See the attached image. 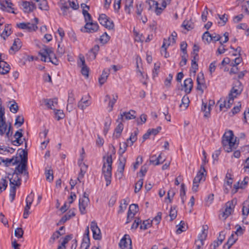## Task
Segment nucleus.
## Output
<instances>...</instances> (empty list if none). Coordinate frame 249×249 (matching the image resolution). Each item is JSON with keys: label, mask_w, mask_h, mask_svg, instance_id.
<instances>
[{"label": "nucleus", "mask_w": 249, "mask_h": 249, "mask_svg": "<svg viewBox=\"0 0 249 249\" xmlns=\"http://www.w3.org/2000/svg\"><path fill=\"white\" fill-rule=\"evenodd\" d=\"M103 166L102 172L106 181V185H109L111 183L112 158L111 155H107L103 157Z\"/></svg>", "instance_id": "f257e3e1"}, {"label": "nucleus", "mask_w": 249, "mask_h": 249, "mask_svg": "<svg viewBox=\"0 0 249 249\" xmlns=\"http://www.w3.org/2000/svg\"><path fill=\"white\" fill-rule=\"evenodd\" d=\"M41 60L44 62H51L55 65H58L59 61L57 59L52 48L45 47L39 53Z\"/></svg>", "instance_id": "f03ea898"}, {"label": "nucleus", "mask_w": 249, "mask_h": 249, "mask_svg": "<svg viewBox=\"0 0 249 249\" xmlns=\"http://www.w3.org/2000/svg\"><path fill=\"white\" fill-rule=\"evenodd\" d=\"M5 134L7 138H9L13 134L11 124H6L5 118L0 119V135L3 136Z\"/></svg>", "instance_id": "7ed1b4c3"}, {"label": "nucleus", "mask_w": 249, "mask_h": 249, "mask_svg": "<svg viewBox=\"0 0 249 249\" xmlns=\"http://www.w3.org/2000/svg\"><path fill=\"white\" fill-rule=\"evenodd\" d=\"M236 203V201L234 199L227 202L225 204L224 210L219 214V217H222L224 219H226L229 217L233 211Z\"/></svg>", "instance_id": "20e7f679"}, {"label": "nucleus", "mask_w": 249, "mask_h": 249, "mask_svg": "<svg viewBox=\"0 0 249 249\" xmlns=\"http://www.w3.org/2000/svg\"><path fill=\"white\" fill-rule=\"evenodd\" d=\"M233 94H229V97L228 98H220L218 101V104H219L220 111L223 110L224 108H226L224 111H227V110L231 107V106L233 103V97H232Z\"/></svg>", "instance_id": "39448f33"}, {"label": "nucleus", "mask_w": 249, "mask_h": 249, "mask_svg": "<svg viewBox=\"0 0 249 249\" xmlns=\"http://www.w3.org/2000/svg\"><path fill=\"white\" fill-rule=\"evenodd\" d=\"M34 20L36 21L35 23L22 22L17 24V26L19 29L26 30L28 32L35 31L37 29L36 24L38 23V19L36 18H34Z\"/></svg>", "instance_id": "423d86ee"}, {"label": "nucleus", "mask_w": 249, "mask_h": 249, "mask_svg": "<svg viewBox=\"0 0 249 249\" xmlns=\"http://www.w3.org/2000/svg\"><path fill=\"white\" fill-rule=\"evenodd\" d=\"M118 99L117 94H107L104 98L105 102L107 103V109L108 112L113 110V107Z\"/></svg>", "instance_id": "0eeeda50"}, {"label": "nucleus", "mask_w": 249, "mask_h": 249, "mask_svg": "<svg viewBox=\"0 0 249 249\" xmlns=\"http://www.w3.org/2000/svg\"><path fill=\"white\" fill-rule=\"evenodd\" d=\"M90 228L92 232L93 239L96 240H101L102 238L101 231L95 221L91 222Z\"/></svg>", "instance_id": "6e6552de"}, {"label": "nucleus", "mask_w": 249, "mask_h": 249, "mask_svg": "<svg viewBox=\"0 0 249 249\" xmlns=\"http://www.w3.org/2000/svg\"><path fill=\"white\" fill-rule=\"evenodd\" d=\"M90 245L89 238V227L86 228L85 233L83 235L82 241L80 246V249H89Z\"/></svg>", "instance_id": "1a4fd4ad"}, {"label": "nucleus", "mask_w": 249, "mask_h": 249, "mask_svg": "<svg viewBox=\"0 0 249 249\" xmlns=\"http://www.w3.org/2000/svg\"><path fill=\"white\" fill-rule=\"evenodd\" d=\"M119 246L121 249H132L131 239L128 234H125L120 240Z\"/></svg>", "instance_id": "9d476101"}, {"label": "nucleus", "mask_w": 249, "mask_h": 249, "mask_svg": "<svg viewBox=\"0 0 249 249\" xmlns=\"http://www.w3.org/2000/svg\"><path fill=\"white\" fill-rule=\"evenodd\" d=\"M136 112L133 110H131L128 112H121L117 120V122H124L125 120H128L135 118Z\"/></svg>", "instance_id": "9b49d317"}, {"label": "nucleus", "mask_w": 249, "mask_h": 249, "mask_svg": "<svg viewBox=\"0 0 249 249\" xmlns=\"http://www.w3.org/2000/svg\"><path fill=\"white\" fill-rule=\"evenodd\" d=\"M22 9L24 13H29L33 12L36 8L35 3L32 1H22L21 3Z\"/></svg>", "instance_id": "f8f14e48"}, {"label": "nucleus", "mask_w": 249, "mask_h": 249, "mask_svg": "<svg viewBox=\"0 0 249 249\" xmlns=\"http://www.w3.org/2000/svg\"><path fill=\"white\" fill-rule=\"evenodd\" d=\"M91 104L89 94H84L78 103V106L82 109H84Z\"/></svg>", "instance_id": "ddd939ff"}, {"label": "nucleus", "mask_w": 249, "mask_h": 249, "mask_svg": "<svg viewBox=\"0 0 249 249\" xmlns=\"http://www.w3.org/2000/svg\"><path fill=\"white\" fill-rule=\"evenodd\" d=\"M181 90L184 91L186 93H190L193 87V81L191 78L186 79L183 84L181 86Z\"/></svg>", "instance_id": "4468645a"}, {"label": "nucleus", "mask_w": 249, "mask_h": 249, "mask_svg": "<svg viewBox=\"0 0 249 249\" xmlns=\"http://www.w3.org/2000/svg\"><path fill=\"white\" fill-rule=\"evenodd\" d=\"M42 105L44 104L48 108L54 110L57 105V99H43L40 101Z\"/></svg>", "instance_id": "2eb2a0df"}, {"label": "nucleus", "mask_w": 249, "mask_h": 249, "mask_svg": "<svg viewBox=\"0 0 249 249\" xmlns=\"http://www.w3.org/2000/svg\"><path fill=\"white\" fill-rule=\"evenodd\" d=\"M236 140L229 142L226 143L223 142L222 145L224 150L227 153H230L234 149H236L238 145V143L236 142Z\"/></svg>", "instance_id": "dca6fc26"}, {"label": "nucleus", "mask_w": 249, "mask_h": 249, "mask_svg": "<svg viewBox=\"0 0 249 249\" xmlns=\"http://www.w3.org/2000/svg\"><path fill=\"white\" fill-rule=\"evenodd\" d=\"M84 27L86 32L94 33L98 30L99 26L96 22L93 23L91 21L86 22Z\"/></svg>", "instance_id": "f3484780"}, {"label": "nucleus", "mask_w": 249, "mask_h": 249, "mask_svg": "<svg viewBox=\"0 0 249 249\" xmlns=\"http://www.w3.org/2000/svg\"><path fill=\"white\" fill-rule=\"evenodd\" d=\"M22 46V42L20 39L17 38L15 39L13 45L9 50V53L11 54H14L16 52L18 51Z\"/></svg>", "instance_id": "a211bd4d"}, {"label": "nucleus", "mask_w": 249, "mask_h": 249, "mask_svg": "<svg viewBox=\"0 0 249 249\" xmlns=\"http://www.w3.org/2000/svg\"><path fill=\"white\" fill-rule=\"evenodd\" d=\"M0 160L2 162L4 163L5 165L7 167L10 166L11 164L14 165L19 162V160L17 156H13L11 159L6 158V159L0 157Z\"/></svg>", "instance_id": "6ab92c4d"}, {"label": "nucleus", "mask_w": 249, "mask_h": 249, "mask_svg": "<svg viewBox=\"0 0 249 249\" xmlns=\"http://www.w3.org/2000/svg\"><path fill=\"white\" fill-rule=\"evenodd\" d=\"M161 157V153L157 157L156 155H152L150 157V162L154 165H158L162 163L165 161Z\"/></svg>", "instance_id": "aec40b11"}, {"label": "nucleus", "mask_w": 249, "mask_h": 249, "mask_svg": "<svg viewBox=\"0 0 249 249\" xmlns=\"http://www.w3.org/2000/svg\"><path fill=\"white\" fill-rule=\"evenodd\" d=\"M153 4L155 5V13L157 15H160L162 12L163 10L166 8V6L169 4L166 3V2L162 0L161 2V7H159V3L158 1L153 0Z\"/></svg>", "instance_id": "412c9836"}, {"label": "nucleus", "mask_w": 249, "mask_h": 249, "mask_svg": "<svg viewBox=\"0 0 249 249\" xmlns=\"http://www.w3.org/2000/svg\"><path fill=\"white\" fill-rule=\"evenodd\" d=\"M236 140V138H234L233 132L231 130H229L224 133L222 137V143L225 142L226 143L229 142Z\"/></svg>", "instance_id": "4be33fe9"}, {"label": "nucleus", "mask_w": 249, "mask_h": 249, "mask_svg": "<svg viewBox=\"0 0 249 249\" xmlns=\"http://www.w3.org/2000/svg\"><path fill=\"white\" fill-rule=\"evenodd\" d=\"M89 201V199H84L80 198L79 200V208L81 214H84L86 213V208Z\"/></svg>", "instance_id": "5701e85b"}, {"label": "nucleus", "mask_w": 249, "mask_h": 249, "mask_svg": "<svg viewBox=\"0 0 249 249\" xmlns=\"http://www.w3.org/2000/svg\"><path fill=\"white\" fill-rule=\"evenodd\" d=\"M10 70V65L3 60H0V74L7 73Z\"/></svg>", "instance_id": "b1692460"}, {"label": "nucleus", "mask_w": 249, "mask_h": 249, "mask_svg": "<svg viewBox=\"0 0 249 249\" xmlns=\"http://www.w3.org/2000/svg\"><path fill=\"white\" fill-rule=\"evenodd\" d=\"M242 90L243 85L240 81H237L234 83L230 93H241Z\"/></svg>", "instance_id": "393cba45"}, {"label": "nucleus", "mask_w": 249, "mask_h": 249, "mask_svg": "<svg viewBox=\"0 0 249 249\" xmlns=\"http://www.w3.org/2000/svg\"><path fill=\"white\" fill-rule=\"evenodd\" d=\"M206 172L204 166L203 165H201L200 167V170L197 173L196 176L194 178L193 181H195V183L196 182L199 183L200 181L204 178V172Z\"/></svg>", "instance_id": "a878e982"}, {"label": "nucleus", "mask_w": 249, "mask_h": 249, "mask_svg": "<svg viewBox=\"0 0 249 249\" xmlns=\"http://www.w3.org/2000/svg\"><path fill=\"white\" fill-rule=\"evenodd\" d=\"M100 47L98 45H94L89 52L88 55L89 56L90 59H95L96 55L99 51Z\"/></svg>", "instance_id": "bb28decb"}, {"label": "nucleus", "mask_w": 249, "mask_h": 249, "mask_svg": "<svg viewBox=\"0 0 249 249\" xmlns=\"http://www.w3.org/2000/svg\"><path fill=\"white\" fill-rule=\"evenodd\" d=\"M19 156L21 158V165H24V167H27V163L28 160V153L25 150H21L19 153Z\"/></svg>", "instance_id": "cd10ccee"}, {"label": "nucleus", "mask_w": 249, "mask_h": 249, "mask_svg": "<svg viewBox=\"0 0 249 249\" xmlns=\"http://www.w3.org/2000/svg\"><path fill=\"white\" fill-rule=\"evenodd\" d=\"M118 123V124L115 129V131L113 134V136L116 138H118L120 137L123 130L124 129V124H123L122 121L117 122Z\"/></svg>", "instance_id": "c85d7f7f"}, {"label": "nucleus", "mask_w": 249, "mask_h": 249, "mask_svg": "<svg viewBox=\"0 0 249 249\" xmlns=\"http://www.w3.org/2000/svg\"><path fill=\"white\" fill-rule=\"evenodd\" d=\"M211 109L210 106H207V103H204L202 100L201 111L204 112V117L205 118H209L210 117Z\"/></svg>", "instance_id": "c756f323"}, {"label": "nucleus", "mask_w": 249, "mask_h": 249, "mask_svg": "<svg viewBox=\"0 0 249 249\" xmlns=\"http://www.w3.org/2000/svg\"><path fill=\"white\" fill-rule=\"evenodd\" d=\"M134 0H125L124 4V11L128 15L131 13V9L133 7Z\"/></svg>", "instance_id": "7c9ffc66"}, {"label": "nucleus", "mask_w": 249, "mask_h": 249, "mask_svg": "<svg viewBox=\"0 0 249 249\" xmlns=\"http://www.w3.org/2000/svg\"><path fill=\"white\" fill-rule=\"evenodd\" d=\"M139 133V130L138 128H136L130 135L129 138L127 139V142L128 143H129V141H130L129 146H131L133 145L134 142H135L137 140V135Z\"/></svg>", "instance_id": "2f4dec72"}, {"label": "nucleus", "mask_w": 249, "mask_h": 249, "mask_svg": "<svg viewBox=\"0 0 249 249\" xmlns=\"http://www.w3.org/2000/svg\"><path fill=\"white\" fill-rule=\"evenodd\" d=\"M64 231L63 232H60L59 231H55L53 233L51 237H50L49 240V244L50 245L53 244L54 243L55 240L58 239L61 235L64 234Z\"/></svg>", "instance_id": "473e14b6"}, {"label": "nucleus", "mask_w": 249, "mask_h": 249, "mask_svg": "<svg viewBox=\"0 0 249 249\" xmlns=\"http://www.w3.org/2000/svg\"><path fill=\"white\" fill-rule=\"evenodd\" d=\"M249 180V178L248 177H245L244 178V180L241 183L238 182L236 184H234V188L236 190L239 188H244L247 185Z\"/></svg>", "instance_id": "72a5a7b5"}, {"label": "nucleus", "mask_w": 249, "mask_h": 249, "mask_svg": "<svg viewBox=\"0 0 249 249\" xmlns=\"http://www.w3.org/2000/svg\"><path fill=\"white\" fill-rule=\"evenodd\" d=\"M75 215V214L74 211L71 210L61 218L60 222L62 223H65L72 217L74 216Z\"/></svg>", "instance_id": "f704fd0d"}, {"label": "nucleus", "mask_w": 249, "mask_h": 249, "mask_svg": "<svg viewBox=\"0 0 249 249\" xmlns=\"http://www.w3.org/2000/svg\"><path fill=\"white\" fill-rule=\"evenodd\" d=\"M109 75V71H105V70H104L102 75L100 76V77L99 78V82L101 85L104 84Z\"/></svg>", "instance_id": "c9c22d12"}, {"label": "nucleus", "mask_w": 249, "mask_h": 249, "mask_svg": "<svg viewBox=\"0 0 249 249\" xmlns=\"http://www.w3.org/2000/svg\"><path fill=\"white\" fill-rule=\"evenodd\" d=\"M207 236V229L203 226L201 232L198 235L197 240L204 242Z\"/></svg>", "instance_id": "e433bc0d"}, {"label": "nucleus", "mask_w": 249, "mask_h": 249, "mask_svg": "<svg viewBox=\"0 0 249 249\" xmlns=\"http://www.w3.org/2000/svg\"><path fill=\"white\" fill-rule=\"evenodd\" d=\"M11 34V27L9 25L5 26V28L0 34L1 36L5 39Z\"/></svg>", "instance_id": "4c0bfd02"}, {"label": "nucleus", "mask_w": 249, "mask_h": 249, "mask_svg": "<svg viewBox=\"0 0 249 249\" xmlns=\"http://www.w3.org/2000/svg\"><path fill=\"white\" fill-rule=\"evenodd\" d=\"M190 100L187 94H185L182 98L181 104L180 105V107H183L185 109H186L189 106Z\"/></svg>", "instance_id": "58836bf2"}, {"label": "nucleus", "mask_w": 249, "mask_h": 249, "mask_svg": "<svg viewBox=\"0 0 249 249\" xmlns=\"http://www.w3.org/2000/svg\"><path fill=\"white\" fill-rule=\"evenodd\" d=\"M15 171L16 173H18V174H28V172L26 171V167H24V165L18 164L15 168Z\"/></svg>", "instance_id": "ea45409f"}, {"label": "nucleus", "mask_w": 249, "mask_h": 249, "mask_svg": "<svg viewBox=\"0 0 249 249\" xmlns=\"http://www.w3.org/2000/svg\"><path fill=\"white\" fill-rule=\"evenodd\" d=\"M127 206V204L126 203V200L125 199L121 200L120 201V204L118 213H124V211L126 210Z\"/></svg>", "instance_id": "a19ab883"}, {"label": "nucleus", "mask_w": 249, "mask_h": 249, "mask_svg": "<svg viewBox=\"0 0 249 249\" xmlns=\"http://www.w3.org/2000/svg\"><path fill=\"white\" fill-rule=\"evenodd\" d=\"M203 78L200 79L199 75H198L196 79L197 84L196 89L197 90L200 91L201 92H204L203 88L205 87V86L203 85Z\"/></svg>", "instance_id": "79ce46f5"}, {"label": "nucleus", "mask_w": 249, "mask_h": 249, "mask_svg": "<svg viewBox=\"0 0 249 249\" xmlns=\"http://www.w3.org/2000/svg\"><path fill=\"white\" fill-rule=\"evenodd\" d=\"M249 213V201H245L243 203L242 214L248 216Z\"/></svg>", "instance_id": "37998d69"}, {"label": "nucleus", "mask_w": 249, "mask_h": 249, "mask_svg": "<svg viewBox=\"0 0 249 249\" xmlns=\"http://www.w3.org/2000/svg\"><path fill=\"white\" fill-rule=\"evenodd\" d=\"M129 143L127 142H124L120 144V148L118 151V153L120 155L122 156L126 150L127 146Z\"/></svg>", "instance_id": "c03bdc74"}, {"label": "nucleus", "mask_w": 249, "mask_h": 249, "mask_svg": "<svg viewBox=\"0 0 249 249\" xmlns=\"http://www.w3.org/2000/svg\"><path fill=\"white\" fill-rule=\"evenodd\" d=\"M45 175L46 179L49 181V182H51L53 180V172L52 169L49 168V169H47V168H46L45 169Z\"/></svg>", "instance_id": "a18cd8bd"}, {"label": "nucleus", "mask_w": 249, "mask_h": 249, "mask_svg": "<svg viewBox=\"0 0 249 249\" xmlns=\"http://www.w3.org/2000/svg\"><path fill=\"white\" fill-rule=\"evenodd\" d=\"M125 160L124 159L123 160H119V163L118 166V172L121 174V176L122 177L124 171V166H125Z\"/></svg>", "instance_id": "49530a36"}, {"label": "nucleus", "mask_w": 249, "mask_h": 249, "mask_svg": "<svg viewBox=\"0 0 249 249\" xmlns=\"http://www.w3.org/2000/svg\"><path fill=\"white\" fill-rule=\"evenodd\" d=\"M177 227L176 233L178 234H180L182 232L185 231L186 230L185 224L182 221H180L179 225L177 226Z\"/></svg>", "instance_id": "de8ad7c7"}, {"label": "nucleus", "mask_w": 249, "mask_h": 249, "mask_svg": "<svg viewBox=\"0 0 249 249\" xmlns=\"http://www.w3.org/2000/svg\"><path fill=\"white\" fill-rule=\"evenodd\" d=\"M165 39H164L163 44L161 46V53L165 58H167L169 56V54L167 52V46H166Z\"/></svg>", "instance_id": "09e8293b"}, {"label": "nucleus", "mask_w": 249, "mask_h": 249, "mask_svg": "<svg viewBox=\"0 0 249 249\" xmlns=\"http://www.w3.org/2000/svg\"><path fill=\"white\" fill-rule=\"evenodd\" d=\"M161 215V212H158L157 215L151 221V223L155 224L156 225H158L160 222Z\"/></svg>", "instance_id": "8fccbe9b"}, {"label": "nucleus", "mask_w": 249, "mask_h": 249, "mask_svg": "<svg viewBox=\"0 0 249 249\" xmlns=\"http://www.w3.org/2000/svg\"><path fill=\"white\" fill-rule=\"evenodd\" d=\"M151 222H150L149 220H144L142 223H140V228L141 230H145L147 228L150 227L151 226Z\"/></svg>", "instance_id": "3c124183"}, {"label": "nucleus", "mask_w": 249, "mask_h": 249, "mask_svg": "<svg viewBox=\"0 0 249 249\" xmlns=\"http://www.w3.org/2000/svg\"><path fill=\"white\" fill-rule=\"evenodd\" d=\"M109 39L110 36L105 32L100 36V41L103 44H105L109 41Z\"/></svg>", "instance_id": "603ef678"}, {"label": "nucleus", "mask_w": 249, "mask_h": 249, "mask_svg": "<svg viewBox=\"0 0 249 249\" xmlns=\"http://www.w3.org/2000/svg\"><path fill=\"white\" fill-rule=\"evenodd\" d=\"M54 110L55 115V118H56L57 120L59 121L64 118L65 115L63 113L62 110L55 109H54Z\"/></svg>", "instance_id": "864d4df0"}, {"label": "nucleus", "mask_w": 249, "mask_h": 249, "mask_svg": "<svg viewBox=\"0 0 249 249\" xmlns=\"http://www.w3.org/2000/svg\"><path fill=\"white\" fill-rule=\"evenodd\" d=\"M236 239L234 238L233 234H231L226 244L225 245V247L227 246L228 249H229L231 246L235 242Z\"/></svg>", "instance_id": "5fc2aeb1"}, {"label": "nucleus", "mask_w": 249, "mask_h": 249, "mask_svg": "<svg viewBox=\"0 0 249 249\" xmlns=\"http://www.w3.org/2000/svg\"><path fill=\"white\" fill-rule=\"evenodd\" d=\"M143 185V179H140L135 184L134 192L138 193L141 189Z\"/></svg>", "instance_id": "6e6d98bb"}, {"label": "nucleus", "mask_w": 249, "mask_h": 249, "mask_svg": "<svg viewBox=\"0 0 249 249\" xmlns=\"http://www.w3.org/2000/svg\"><path fill=\"white\" fill-rule=\"evenodd\" d=\"M221 21L218 22V24L220 25V26H224L226 23L228 21V16L226 14H224L222 16L220 15H218Z\"/></svg>", "instance_id": "4d7b16f0"}, {"label": "nucleus", "mask_w": 249, "mask_h": 249, "mask_svg": "<svg viewBox=\"0 0 249 249\" xmlns=\"http://www.w3.org/2000/svg\"><path fill=\"white\" fill-rule=\"evenodd\" d=\"M24 123V118L23 116L18 115L16 119L15 125H17L18 127L21 126Z\"/></svg>", "instance_id": "13d9d810"}, {"label": "nucleus", "mask_w": 249, "mask_h": 249, "mask_svg": "<svg viewBox=\"0 0 249 249\" xmlns=\"http://www.w3.org/2000/svg\"><path fill=\"white\" fill-rule=\"evenodd\" d=\"M16 193V188L14 186H11L10 190L9 197L11 199V202H13L15 199Z\"/></svg>", "instance_id": "bf43d9fd"}, {"label": "nucleus", "mask_w": 249, "mask_h": 249, "mask_svg": "<svg viewBox=\"0 0 249 249\" xmlns=\"http://www.w3.org/2000/svg\"><path fill=\"white\" fill-rule=\"evenodd\" d=\"M138 210L139 207L137 204H132L130 205L128 212L133 213L135 215L136 213L138 211Z\"/></svg>", "instance_id": "052dcab7"}, {"label": "nucleus", "mask_w": 249, "mask_h": 249, "mask_svg": "<svg viewBox=\"0 0 249 249\" xmlns=\"http://www.w3.org/2000/svg\"><path fill=\"white\" fill-rule=\"evenodd\" d=\"M108 19V18L105 14L100 15L98 18V20L100 23L103 26H104V25H106L105 23L107 22Z\"/></svg>", "instance_id": "680f3d73"}, {"label": "nucleus", "mask_w": 249, "mask_h": 249, "mask_svg": "<svg viewBox=\"0 0 249 249\" xmlns=\"http://www.w3.org/2000/svg\"><path fill=\"white\" fill-rule=\"evenodd\" d=\"M211 34L208 31L205 32L202 36V39L209 43L211 41Z\"/></svg>", "instance_id": "e2e57ef3"}, {"label": "nucleus", "mask_w": 249, "mask_h": 249, "mask_svg": "<svg viewBox=\"0 0 249 249\" xmlns=\"http://www.w3.org/2000/svg\"><path fill=\"white\" fill-rule=\"evenodd\" d=\"M7 186V181L4 178H2L0 181V194L4 191Z\"/></svg>", "instance_id": "0e129e2a"}, {"label": "nucleus", "mask_w": 249, "mask_h": 249, "mask_svg": "<svg viewBox=\"0 0 249 249\" xmlns=\"http://www.w3.org/2000/svg\"><path fill=\"white\" fill-rule=\"evenodd\" d=\"M177 215V211L175 207H171L170 210L169 216L171 218V220L172 221L175 219Z\"/></svg>", "instance_id": "69168bd1"}, {"label": "nucleus", "mask_w": 249, "mask_h": 249, "mask_svg": "<svg viewBox=\"0 0 249 249\" xmlns=\"http://www.w3.org/2000/svg\"><path fill=\"white\" fill-rule=\"evenodd\" d=\"M182 26L188 31L190 30L193 28V25L191 22L189 21L184 20L182 24Z\"/></svg>", "instance_id": "338daca9"}, {"label": "nucleus", "mask_w": 249, "mask_h": 249, "mask_svg": "<svg viewBox=\"0 0 249 249\" xmlns=\"http://www.w3.org/2000/svg\"><path fill=\"white\" fill-rule=\"evenodd\" d=\"M70 6L73 10H77L79 8L78 3L77 2V0H69Z\"/></svg>", "instance_id": "774afa93"}]
</instances>
